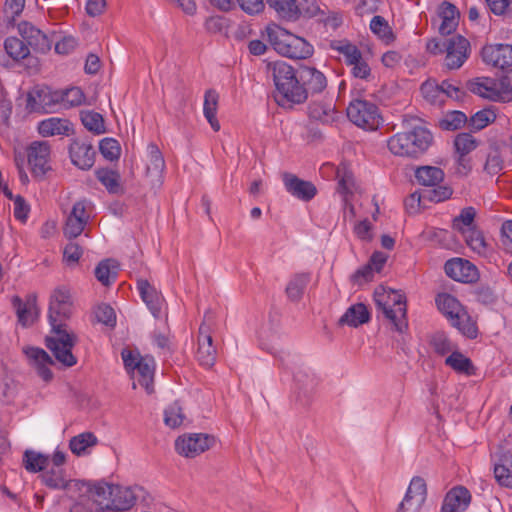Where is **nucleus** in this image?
I'll return each instance as SVG.
<instances>
[{
    "mask_svg": "<svg viewBox=\"0 0 512 512\" xmlns=\"http://www.w3.org/2000/svg\"><path fill=\"white\" fill-rule=\"evenodd\" d=\"M73 302L69 289L56 288L50 295L48 319L52 335L46 338V346L58 362L71 367L77 363L72 348L77 342L76 335L69 331L65 321L71 316Z\"/></svg>",
    "mask_w": 512,
    "mask_h": 512,
    "instance_id": "1",
    "label": "nucleus"
},
{
    "mask_svg": "<svg viewBox=\"0 0 512 512\" xmlns=\"http://www.w3.org/2000/svg\"><path fill=\"white\" fill-rule=\"evenodd\" d=\"M268 69L275 86L274 98L279 106L292 108L307 100V89L291 65L279 60L269 63Z\"/></svg>",
    "mask_w": 512,
    "mask_h": 512,
    "instance_id": "2",
    "label": "nucleus"
},
{
    "mask_svg": "<svg viewBox=\"0 0 512 512\" xmlns=\"http://www.w3.org/2000/svg\"><path fill=\"white\" fill-rule=\"evenodd\" d=\"M432 140L431 132L422 124L416 123L391 136L387 147L396 156L415 158L429 148Z\"/></svg>",
    "mask_w": 512,
    "mask_h": 512,
    "instance_id": "3",
    "label": "nucleus"
},
{
    "mask_svg": "<svg viewBox=\"0 0 512 512\" xmlns=\"http://www.w3.org/2000/svg\"><path fill=\"white\" fill-rule=\"evenodd\" d=\"M374 300L379 312L394 326L395 330L402 333L407 327V308L404 295L383 286L374 292Z\"/></svg>",
    "mask_w": 512,
    "mask_h": 512,
    "instance_id": "4",
    "label": "nucleus"
},
{
    "mask_svg": "<svg viewBox=\"0 0 512 512\" xmlns=\"http://www.w3.org/2000/svg\"><path fill=\"white\" fill-rule=\"evenodd\" d=\"M266 33L274 50L285 57L306 59L313 54V46L310 43L281 27H267Z\"/></svg>",
    "mask_w": 512,
    "mask_h": 512,
    "instance_id": "5",
    "label": "nucleus"
},
{
    "mask_svg": "<svg viewBox=\"0 0 512 512\" xmlns=\"http://www.w3.org/2000/svg\"><path fill=\"white\" fill-rule=\"evenodd\" d=\"M436 304L440 312L461 334L468 338L477 336L478 331L475 322L454 296L441 293L436 297Z\"/></svg>",
    "mask_w": 512,
    "mask_h": 512,
    "instance_id": "6",
    "label": "nucleus"
},
{
    "mask_svg": "<svg viewBox=\"0 0 512 512\" xmlns=\"http://www.w3.org/2000/svg\"><path fill=\"white\" fill-rule=\"evenodd\" d=\"M121 356L127 372L133 379V388H136V384H139L148 394H151L154 391V359L152 357H142L138 352L128 349H124Z\"/></svg>",
    "mask_w": 512,
    "mask_h": 512,
    "instance_id": "7",
    "label": "nucleus"
},
{
    "mask_svg": "<svg viewBox=\"0 0 512 512\" xmlns=\"http://www.w3.org/2000/svg\"><path fill=\"white\" fill-rule=\"evenodd\" d=\"M469 89L474 94L491 101L512 100V87L506 79L477 78L469 83Z\"/></svg>",
    "mask_w": 512,
    "mask_h": 512,
    "instance_id": "8",
    "label": "nucleus"
},
{
    "mask_svg": "<svg viewBox=\"0 0 512 512\" xmlns=\"http://www.w3.org/2000/svg\"><path fill=\"white\" fill-rule=\"evenodd\" d=\"M347 116L355 125L366 130L377 129L382 121L378 107L361 99L350 103L347 108Z\"/></svg>",
    "mask_w": 512,
    "mask_h": 512,
    "instance_id": "9",
    "label": "nucleus"
},
{
    "mask_svg": "<svg viewBox=\"0 0 512 512\" xmlns=\"http://www.w3.org/2000/svg\"><path fill=\"white\" fill-rule=\"evenodd\" d=\"M215 443L213 436L204 433H186L175 441L176 452L186 458H194L208 450Z\"/></svg>",
    "mask_w": 512,
    "mask_h": 512,
    "instance_id": "10",
    "label": "nucleus"
},
{
    "mask_svg": "<svg viewBox=\"0 0 512 512\" xmlns=\"http://www.w3.org/2000/svg\"><path fill=\"white\" fill-rule=\"evenodd\" d=\"M427 485L422 477L414 476L407 488L397 512H425Z\"/></svg>",
    "mask_w": 512,
    "mask_h": 512,
    "instance_id": "11",
    "label": "nucleus"
},
{
    "mask_svg": "<svg viewBox=\"0 0 512 512\" xmlns=\"http://www.w3.org/2000/svg\"><path fill=\"white\" fill-rule=\"evenodd\" d=\"M82 483L84 486H79L76 490L87 495L88 500L94 505L96 512L114 508L113 496L115 485L104 481H98L93 484Z\"/></svg>",
    "mask_w": 512,
    "mask_h": 512,
    "instance_id": "12",
    "label": "nucleus"
},
{
    "mask_svg": "<svg viewBox=\"0 0 512 512\" xmlns=\"http://www.w3.org/2000/svg\"><path fill=\"white\" fill-rule=\"evenodd\" d=\"M29 55L28 45L16 36H8L0 44V65L4 68H13Z\"/></svg>",
    "mask_w": 512,
    "mask_h": 512,
    "instance_id": "13",
    "label": "nucleus"
},
{
    "mask_svg": "<svg viewBox=\"0 0 512 512\" xmlns=\"http://www.w3.org/2000/svg\"><path fill=\"white\" fill-rule=\"evenodd\" d=\"M51 148L46 141H35L28 147V164L35 177H42L50 170Z\"/></svg>",
    "mask_w": 512,
    "mask_h": 512,
    "instance_id": "14",
    "label": "nucleus"
},
{
    "mask_svg": "<svg viewBox=\"0 0 512 512\" xmlns=\"http://www.w3.org/2000/svg\"><path fill=\"white\" fill-rule=\"evenodd\" d=\"M445 66L450 69L460 68L469 57V41L461 35L453 36L446 41Z\"/></svg>",
    "mask_w": 512,
    "mask_h": 512,
    "instance_id": "15",
    "label": "nucleus"
},
{
    "mask_svg": "<svg viewBox=\"0 0 512 512\" xmlns=\"http://www.w3.org/2000/svg\"><path fill=\"white\" fill-rule=\"evenodd\" d=\"M444 268L450 278L459 282L472 283L479 278L477 267L469 260L463 258H452L448 260Z\"/></svg>",
    "mask_w": 512,
    "mask_h": 512,
    "instance_id": "16",
    "label": "nucleus"
},
{
    "mask_svg": "<svg viewBox=\"0 0 512 512\" xmlns=\"http://www.w3.org/2000/svg\"><path fill=\"white\" fill-rule=\"evenodd\" d=\"M483 61L493 67L507 69L512 67V45L491 44L482 49Z\"/></svg>",
    "mask_w": 512,
    "mask_h": 512,
    "instance_id": "17",
    "label": "nucleus"
},
{
    "mask_svg": "<svg viewBox=\"0 0 512 512\" xmlns=\"http://www.w3.org/2000/svg\"><path fill=\"white\" fill-rule=\"evenodd\" d=\"M18 32L27 42L26 45L31 46L34 50L40 53L48 52L54 39H51L47 34L33 26L28 22H22L18 25Z\"/></svg>",
    "mask_w": 512,
    "mask_h": 512,
    "instance_id": "18",
    "label": "nucleus"
},
{
    "mask_svg": "<svg viewBox=\"0 0 512 512\" xmlns=\"http://www.w3.org/2000/svg\"><path fill=\"white\" fill-rule=\"evenodd\" d=\"M86 209L87 203L85 201H78L73 205L64 227L66 237L76 238L84 231L90 217Z\"/></svg>",
    "mask_w": 512,
    "mask_h": 512,
    "instance_id": "19",
    "label": "nucleus"
},
{
    "mask_svg": "<svg viewBox=\"0 0 512 512\" xmlns=\"http://www.w3.org/2000/svg\"><path fill=\"white\" fill-rule=\"evenodd\" d=\"M23 352L29 360V364L37 371V374L46 382L50 381L53 374L50 366L53 360L48 353L38 347H25Z\"/></svg>",
    "mask_w": 512,
    "mask_h": 512,
    "instance_id": "20",
    "label": "nucleus"
},
{
    "mask_svg": "<svg viewBox=\"0 0 512 512\" xmlns=\"http://www.w3.org/2000/svg\"><path fill=\"white\" fill-rule=\"evenodd\" d=\"M283 184L293 197L309 201L316 195V187L309 181L302 180L291 173L283 174Z\"/></svg>",
    "mask_w": 512,
    "mask_h": 512,
    "instance_id": "21",
    "label": "nucleus"
},
{
    "mask_svg": "<svg viewBox=\"0 0 512 512\" xmlns=\"http://www.w3.org/2000/svg\"><path fill=\"white\" fill-rule=\"evenodd\" d=\"M137 288L152 315L158 318L164 306V298L161 293L145 279L137 281Z\"/></svg>",
    "mask_w": 512,
    "mask_h": 512,
    "instance_id": "22",
    "label": "nucleus"
},
{
    "mask_svg": "<svg viewBox=\"0 0 512 512\" xmlns=\"http://www.w3.org/2000/svg\"><path fill=\"white\" fill-rule=\"evenodd\" d=\"M72 163L82 170H89L94 165L95 151L91 144L74 140L69 147Z\"/></svg>",
    "mask_w": 512,
    "mask_h": 512,
    "instance_id": "23",
    "label": "nucleus"
},
{
    "mask_svg": "<svg viewBox=\"0 0 512 512\" xmlns=\"http://www.w3.org/2000/svg\"><path fill=\"white\" fill-rule=\"evenodd\" d=\"M471 501V494L463 486L452 488L445 496L441 512H464Z\"/></svg>",
    "mask_w": 512,
    "mask_h": 512,
    "instance_id": "24",
    "label": "nucleus"
},
{
    "mask_svg": "<svg viewBox=\"0 0 512 512\" xmlns=\"http://www.w3.org/2000/svg\"><path fill=\"white\" fill-rule=\"evenodd\" d=\"M12 303L19 323L24 327L32 325L38 316L36 296L34 294L28 295L24 301L19 297H14Z\"/></svg>",
    "mask_w": 512,
    "mask_h": 512,
    "instance_id": "25",
    "label": "nucleus"
},
{
    "mask_svg": "<svg viewBox=\"0 0 512 512\" xmlns=\"http://www.w3.org/2000/svg\"><path fill=\"white\" fill-rule=\"evenodd\" d=\"M38 132L43 137L69 136L73 133V125L68 119L50 117L38 123Z\"/></svg>",
    "mask_w": 512,
    "mask_h": 512,
    "instance_id": "26",
    "label": "nucleus"
},
{
    "mask_svg": "<svg viewBox=\"0 0 512 512\" xmlns=\"http://www.w3.org/2000/svg\"><path fill=\"white\" fill-rule=\"evenodd\" d=\"M55 94L56 90L52 91L47 87L37 89L28 95V106L32 110L42 108L47 112H53L57 107L60 108V99H56Z\"/></svg>",
    "mask_w": 512,
    "mask_h": 512,
    "instance_id": "27",
    "label": "nucleus"
},
{
    "mask_svg": "<svg viewBox=\"0 0 512 512\" xmlns=\"http://www.w3.org/2000/svg\"><path fill=\"white\" fill-rule=\"evenodd\" d=\"M165 168V161L163 156L159 150V148L150 143L147 146V165H146V173L153 184L160 186L162 183V173Z\"/></svg>",
    "mask_w": 512,
    "mask_h": 512,
    "instance_id": "28",
    "label": "nucleus"
},
{
    "mask_svg": "<svg viewBox=\"0 0 512 512\" xmlns=\"http://www.w3.org/2000/svg\"><path fill=\"white\" fill-rule=\"evenodd\" d=\"M467 246L478 256L490 260L493 256V248L488 244L481 231L474 228L462 234Z\"/></svg>",
    "mask_w": 512,
    "mask_h": 512,
    "instance_id": "29",
    "label": "nucleus"
},
{
    "mask_svg": "<svg viewBox=\"0 0 512 512\" xmlns=\"http://www.w3.org/2000/svg\"><path fill=\"white\" fill-rule=\"evenodd\" d=\"M142 489L138 486L126 487L115 485L114 510L125 511L130 509L136 502Z\"/></svg>",
    "mask_w": 512,
    "mask_h": 512,
    "instance_id": "30",
    "label": "nucleus"
},
{
    "mask_svg": "<svg viewBox=\"0 0 512 512\" xmlns=\"http://www.w3.org/2000/svg\"><path fill=\"white\" fill-rule=\"evenodd\" d=\"M42 482L52 489H77L84 486L80 481L67 480L61 468H52L41 475Z\"/></svg>",
    "mask_w": 512,
    "mask_h": 512,
    "instance_id": "31",
    "label": "nucleus"
},
{
    "mask_svg": "<svg viewBox=\"0 0 512 512\" xmlns=\"http://www.w3.org/2000/svg\"><path fill=\"white\" fill-rule=\"evenodd\" d=\"M197 358L200 364L205 367H211L216 359V350L212 344V337L203 326L200 327Z\"/></svg>",
    "mask_w": 512,
    "mask_h": 512,
    "instance_id": "32",
    "label": "nucleus"
},
{
    "mask_svg": "<svg viewBox=\"0 0 512 512\" xmlns=\"http://www.w3.org/2000/svg\"><path fill=\"white\" fill-rule=\"evenodd\" d=\"M300 80L307 86V92L320 93L327 86V80L324 74L314 67L305 66L300 71Z\"/></svg>",
    "mask_w": 512,
    "mask_h": 512,
    "instance_id": "33",
    "label": "nucleus"
},
{
    "mask_svg": "<svg viewBox=\"0 0 512 512\" xmlns=\"http://www.w3.org/2000/svg\"><path fill=\"white\" fill-rule=\"evenodd\" d=\"M311 275L309 273H297L293 275L286 286V295L289 300L298 302L302 299L304 292L310 283Z\"/></svg>",
    "mask_w": 512,
    "mask_h": 512,
    "instance_id": "34",
    "label": "nucleus"
},
{
    "mask_svg": "<svg viewBox=\"0 0 512 512\" xmlns=\"http://www.w3.org/2000/svg\"><path fill=\"white\" fill-rule=\"evenodd\" d=\"M439 17L441 18L439 32L442 35L451 34L458 25V11L456 7L449 2H443L440 6Z\"/></svg>",
    "mask_w": 512,
    "mask_h": 512,
    "instance_id": "35",
    "label": "nucleus"
},
{
    "mask_svg": "<svg viewBox=\"0 0 512 512\" xmlns=\"http://www.w3.org/2000/svg\"><path fill=\"white\" fill-rule=\"evenodd\" d=\"M370 314L367 307L362 304H354L350 306L341 316L340 323L351 327H357L369 320Z\"/></svg>",
    "mask_w": 512,
    "mask_h": 512,
    "instance_id": "36",
    "label": "nucleus"
},
{
    "mask_svg": "<svg viewBox=\"0 0 512 512\" xmlns=\"http://www.w3.org/2000/svg\"><path fill=\"white\" fill-rule=\"evenodd\" d=\"M219 95L213 90H207L204 96L203 113L211 128L214 131L220 129V124L216 118Z\"/></svg>",
    "mask_w": 512,
    "mask_h": 512,
    "instance_id": "37",
    "label": "nucleus"
},
{
    "mask_svg": "<svg viewBox=\"0 0 512 512\" xmlns=\"http://www.w3.org/2000/svg\"><path fill=\"white\" fill-rule=\"evenodd\" d=\"M97 444V438L90 432L78 434L70 439L69 448L76 456H85Z\"/></svg>",
    "mask_w": 512,
    "mask_h": 512,
    "instance_id": "38",
    "label": "nucleus"
},
{
    "mask_svg": "<svg viewBox=\"0 0 512 512\" xmlns=\"http://www.w3.org/2000/svg\"><path fill=\"white\" fill-rule=\"evenodd\" d=\"M270 8L283 18L296 20L300 17V7L297 0H266Z\"/></svg>",
    "mask_w": 512,
    "mask_h": 512,
    "instance_id": "39",
    "label": "nucleus"
},
{
    "mask_svg": "<svg viewBox=\"0 0 512 512\" xmlns=\"http://www.w3.org/2000/svg\"><path fill=\"white\" fill-rule=\"evenodd\" d=\"M309 115L311 118L318 120L322 123H333L338 118V113L331 103L315 102L309 108Z\"/></svg>",
    "mask_w": 512,
    "mask_h": 512,
    "instance_id": "40",
    "label": "nucleus"
},
{
    "mask_svg": "<svg viewBox=\"0 0 512 512\" xmlns=\"http://www.w3.org/2000/svg\"><path fill=\"white\" fill-rule=\"evenodd\" d=\"M445 364L457 373L468 376L475 374V368L471 360L459 352L458 349L445 359Z\"/></svg>",
    "mask_w": 512,
    "mask_h": 512,
    "instance_id": "41",
    "label": "nucleus"
},
{
    "mask_svg": "<svg viewBox=\"0 0 512 512\" xmlns=\"http://www.w3.org/2000/svg\"><path fill=\"white\" fill-rule=\"evenodd\" d=\"M56 99H60V108L68 109L81 105L84 100V94L79 87H71L65 90H56Z\"/></svg>",
    "mask_w": 512,
    "mask_h": 512,
    "instance_id": "42",
    "label": "nucleus"
},
{
    "mask_svg": "<svg viewBox=\"0 0 512 512\" xmlns=\"http://www.w3.org/2000/svg\"><path fill=\"white\" fill-rule=\"evenodd\" d=\"M417 181L424 186H435L444 178V172L434 166L419 167L415 172Z\"/></svg>",
    "mask_w": 512,
    "mask_h": 512,
    "instance_id": "43",
    "label": "nucleus"
},
{
    "mask_svg": "<svg viewBox=\"0 0 512 512\" xmlns=\"http://www.w3.org/2000/svg\"><path fill=\"white\" fill-rule=\"evenodd\" d=\"M49 463L48 456L33 450H26L23 454V466L30 473L43 471Z\"/></svg>",
    "mask_w": 512,
    "mask_h": 512,
    "instance_id": "44",
    "label": "nucleus"
},
{
    "mask_svg": "<svg viewBox=\"0 0 512 512\" xmlns=\"http://www.w3.org/2000/svg\"><path fill=\"white\" fill-rule=\"evenodd\" d=\"M430 344L438 355H447L454 353L458 346L449 337L441 331L435 332L430 339Z\"/></svg>",
    "mask_w": 512,
    "mask_h": 512,
    "instance_id": "45",
    "label": "nucleus"
},
{
    "mask_svg": "<svg viewBox=\"0 0 512 512\" xmlns=\"http://www.w3.org/2000/svg\"><path fill=\"white\" fill-rule=\"evenodd\" d=\"M331 48L344 57L347 65L357 62L362 56L360 50L347 40H335L331 43Z\"/></svg>",
    "mask_w": 512,
    "mask_h": 512,
    "instance_id": "46",
    "label": "nucleus"
},
{
    "mask_svg": "<svg viewBox=\"0 0 512 512\" xmlns=\"http://www.w3.org/2000/svg\"><path fill=\"white\" fill-rule=\"evenodd\" d=\"M82 124L86 129L95 133V134H103L105 133V124L103 116L94 111L85 110L80 114Z\"/></svg>",
    "mask_w": 512,
    "mask_h": 512,
    "instance_id": "47",
    "label": "nucleus"
},
{
    "mask_svg": "<svg viewBox=\"0 0 512 512\" xmlns=\"http://www.w3.org/2000/svg\"><path fill=\"white\" fill-rule=\"evenodd\" d=\"M294 381L297 389L304 394L311 392L318 383L316 375L309 369H299L294 374Z\"/></svg>",
    "mask_w": 512,
    "mask_h": 512,
    "instance_id": "48",
    "label": "nucleus"
},
{
    "mask_svg": "<svg viewBox=\"0 0 512 512\" xmlns=\"http://www.w3.org/2000/svg\"><path fill=\"white\" fill-rule=\"evenodd\" d=\"M117 276V266L113 260L107 259L98 264L95 269V277L103 285H110Z\"/></svg>",
    "mask_w": 512,
    "mask_h": 512,
    "instance_id": "49",
    "label": "nucleus"
},
{
    "mask_svg": "<svg viewBox=\"0 0 512 512\" xmlns=\"http://www.w3.org/2000/svg\"><path fill=\"white\" fill-rule=\"evenodd\" d=\"M186 420V415L178 402L168 405L164 410V423L172 429L180 427Z\"/></svg>",
    "mask_w": 512,
    "mask_h": 512,
    "instance_id": "50",
    "label": "nucleus"
},
{
    "mask_svg": "<svg viewBox=\"0 0 512 512\" xmlns=\"http://www.w3.org/2000/svg\"><path fill=\"white\" fill-rule=\"evenodd\" d=\"M97 179L110 193H117L120 188V175L117 171L101 168L95 171Z\"/></svg>",
    "mask_w": 512,
    "mask_h": 512,
    "instance_id": "51",
    "label": "nucleus"
},
{
    "mask_svg": "<svg viewBox=\"0 0 512 512\" xmlns=\"http://www.w3.org/2000/svg\"><path fill=\"white\" fill-rule=\"evenodd\" d=\"M476 211L473 207H466L461 210L459 216L453 219V228L458 230L461 234L472 230L475 227L472 226L475 219Z\"/></svg>",
    "mask_w": 512,
    "mask_h": 512,
    "instance_id": "52",
    "label": "nucleus"
},
{
    "mask_svg": "<svg viewBox=\"0 0 512 512\" xmlns=\"http://www.w3.org/2000/svg\"><path fill=\"white\" fill-rule=\"evenodd\" d=\"M494 475L500 485L512 488V461H505L504 453L500 458V463L495 464Z\"/></svg>",
    "mask_w": 512,
    "mask_h": 512,
    "instance_id": "53",
    "label": "nucleus"
},
{
    "mask_svg": "<svg viewBox=\"0 0 512 512\" xmlns=\"http://www.w3.org/2000/svg\"><path fill=\"white\" fill-rule=\"evenodd\" d=\"M370 30L385 42L393 39V33L384 17L376 15L370 21Z\"/></svg>",
    "mask_w": 512,
    "mask_h": 512,
    "instance_id": "54",
    "label": "nucleus"
},
{
    "mask_svg": "<svg viewBox=\"0 0 512 512\" xmlns=\"http://www.w3.org/2000/svg\"><path fill=\"white\" fill-rule=\"evenodd\" d=\"M421 93L431 104L443 103V91H441L440 85L434 80L424 82L421 86Z\"/></svg>",
    "mask_w": 512,
    "mask_h": 512,
    "instance_id": "55",
    "label": "nucleus"
},
{
    "mask_svg": "<svg viewBox=\"0 0 512 512\" xmlns=\"http://www.w3.org/2000/svg\"><path fill=\"white\" fill-rule=\"evenodd\" d=\"M99 150L102 156L109 161H116L121 155L119 142L114 138H104L100 141Z\"/></svg>",
    "mask_w": 512,
    "mask_h": 512,
    "instance_id": "56",
    "label": "nucleus"
},
{
    "mask_svg": "<svg viewBox=\"0 0 512 512\" xmlns=\"http://www.w3.org/2000/svg\"><path fill=\"white\" fill-rule=\"evenodd\" d=\"M496 119V114L491 109H483L476 112L469 121V126L471 129L479 131L484 129L490 123L494 122Z\"/></svg>",
    "mask_w": 512,
    "mask_h": 512,
    "instance_id": "57",
    "label": "nucleus"
},
{
    "mask_svg": "<svg viewBox=\"0 0 512 512\" xmlns=\"http://www.w3.org/2000/svg\"><path fill=\"white\" fill-rule=\"evenodd\" d=\"M300 12V16L317 18L324 22L328 21L327 12L315 0H304V5L300 8Z\"/></svg>",
    "mask_w": 512,
    "mask_h": 512,
    "instance_id": "58",
    "label": "nucleus"
},
{
    "mask_svg": "<svg viewBox=\"0 0 512 512\" xmlns=\"http://www.w3.org/2000/svg\"><path fill=\"white\" fill-rule=\"evenodd\" d=\"M454 145L459 156H466L477 147V142L472 135L461 133L455 138Z\"/></svg>",
    "mask_w": 512,
    "mask_h": 512,
    "instance_id": "59",
    "label": "nucleus"
},
{
    "mask_svg": "<svg viewBox=\"0 0 512 512\" xmlns=\"http://www.w3.org/2000/svg\"><path fill=\"white\" fill-rule=\"evenodd\" d=\"M467 122V116L461 111H452L446 114L441 121V126L448 130L461 128Z\"/></svg>",
    "mask_w": 512,
    "mask_h": 512,
    "instance_id": "60",
    "label": "nucleus"
},
{
    "mask_svg": "<svg viewBox=\"0 0 512 512\" xmlns=\"http://www.w3.org/2000/svg\"><path fill=\"white\" fill-rule=\"evenodd\" d=\"M95 316L98 322L107 326H114L116 323V315L112 307L107 304H101L96 308Z\"/></svg>",
    "mask_w": 512,
    "mask_h": 512,
    "instance_id": "61",
    "label": "nucleus"
},
{
    "mask_svg": "<svg viewBox=\"0 0 512 512\" xmlns=\"http://www.w3.org/2000/svg\"><path fill=\"white\" fill-rule=\"evenodd\" d=\"M336 178L338 180L339 192L343 194L350 193L353 186L352 174L345 167H341L336 171Z\"/></svg>",
    "mask_w": 512,
    "mask_h": 512,
    "instance_id": "62",
    "label": "nucleus"
},
{
    "mask_svg": "<svg viewBox=\"0 0 512 512\" xmlns=\"http://www.w3.org/2000/svg\"><path fill=\"white\" fill-rule=\"evenodd\" d=\"M439 85L441 91H443V102L445 101L446 98H451L454 100L462 99L464 91L456 84L446 80Z\"/></svg>",
    "mask_w": 512,
    "mask_h": 512,
    "instance_id": "63",
    "label": "nucleus"
},
{
    "mask_svg": "<svg viewBox=\"0 0 512 512\" xmlns=\"http://www.w3.org/2000/svg\"><path fill=\"white\" fill-rule=\"evenodd\" d=\"M350 66L352 67L351 73L355 78L367 80L371 75V69L362 56Z\"/></svg>",
    "mask_w": 512,
    "mask_h": 512,
    "instance_id": "64",
    "label": "nucleus"
}]
</instances>
